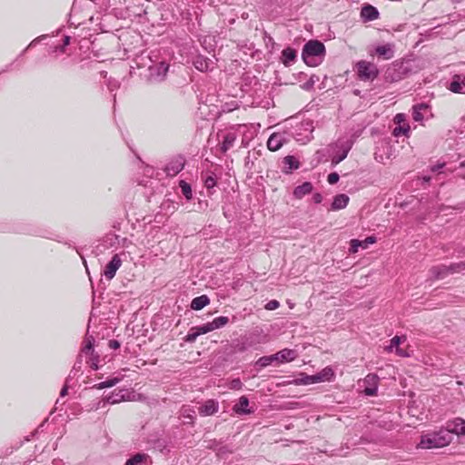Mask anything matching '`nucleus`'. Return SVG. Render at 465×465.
Here are the masks:
<instances>
[{"label":"nucleus","mask_w":465,"mask_h":465,"mask_svg":"<svg viewBox=\"0 0 465 465\" xmlns=\"http://www.w3.org/2000/svg\"><path fill=\"white\" fill-rule=\"evenodd\" d=\"M325 46L318 40H311L306 43L302 49V59L309 66H317L323 61Z\"/></svg>","instance_id":"obj_1"},{"label":"nucleus","mask_w":465,"mask_h":465,"mask_svg":"<svg viewBox=\"0 0 465 465\" xmlns=\"http://www.w3.org/2000/svg\"><path fill=\"white\" fill-rule=\"evenodd\" d=\"M451 441V437L446 430L427 434L421 437L418 445L421 449L442 448Z\"/></svg>","instance_id":"obj_2"},{"label":"nucleus","mask_w":465,"mask_h":465,"mask_svg":"<svg viewBox=\"0 0 465 465\" xmlns=\"http://www.w3.org/2000/svg\"><path fill=\"white\" fill-rule=\"evenodd\" d=\"M410 68L407 63L395 62L389 66L385 72V79L388 82L394 83L403 79L409 73Z\"/></svg>","instance_id":"obj_3"},{"label":"nucleus","mask_w":465,"mask_h":465,"mask_svg":"<svg viewBox=\"0 0 465 465\" xmlns=\"http://www.w3.org/2000/svg\"><path fill=\"white\" fill-rule=\"evenodd\" d=\"M356 68L358 76L362 81H373L379 74L378 67L371 62L360 61Z\"/></svg>","instance_id":"obj_4"},{"label":"nucleus","mask_w":465,"mask_h":465,"mask_svg":"<svg viewBox=\"0 0 465 465\" xmlns=\"http://www.w3.org/2000/svg\"><path fill=\"white\" fill-rule=\"evenodd\" d=\"M351 146V142L339 140L333 145V155L331 157V163L333 165H336L340 163L341 161H343L347 157Z\"/></svg>","instance_id":"obj_5"},{"label":"nucleus","mask_w":465,"mask_h":465,"mask_svg":"<svg viewBox=\"0 0 465 465\" xmlns=\"http://www.w3.org/2000/svg\"><path fill=\"white\" fill-rule=\"evenodd\" d=\"M169 65L161 62L149 67V78L151 81L162 82L164 80L168 72Z\"/></svg>","instance_id":"obj_6"},{"label":"nucleus","mask_w":465,"mask_h":465,"mask_svg":"<svg viewBox=\"0 0 465 465\" xmlns=\"http://www.w3.org/2000/svg\"><path fill=\"white\" fill-rule=\"evenodd\" d=\"M185 159L182 155H177L171 159L166 164L164 171L167 175L174 176L178 174L184 167Z\"/></svg>","instance_id":"obj_7"},{"label":"nucleus","mask_w":465,"mask_h":465,"mask_svg":"<svg viewBox=\"0 0 465 465\" xmlns=\"http://www.w3.org/2000/svg\"><path fill=\"white\" fill-rule=\"evenodd\" d=\"M364 393L367 396H375L378 391L379 377L374 373H369L363 379Z\"/></svg>","instance_id":"obj_8"},{"label":"nucleus","mask_w":465,"mask_h":465,"mask_svg":"<svg viewBox=\"0 0 465 465\" xmlns=\"http://www.w3.org/2000/svg\"><path fill=\"white\" fill-rule=\"evenodd\" d=\"M287 142L288 138L285 133H273L267 141V147L270 151L275 152Z\"/></svg>","instance_id":"obj_9"},{"label":"nucleus","mask_w":465,"mask_h":465,"mask_svg":"<svg viewBox=\"0 0 465 465\" xmlns=\"http://www.w3.org/2000/svg\"><path fill=\"white\" fill-rule=\"evenodd\" d=\"M122 265V260L118 254H114L104 270V275L107 280H112Z\"/></svg>","instance_id":"obj_10"},{"label":"nucleus","mask_w":465,"mask_h":465,"mask_svg":"<svg viewBox=\"0 0 465 465\" xmlns=\"http://www.w3.org/2000/svg\"><path fill=\"white\" fill-rule=\"evenodd\" d=\"M446 431L459 436H465V420L461 418H456L447 423Z\"/></svg>","instance_id":"obj_11"},{"label":"nucleus","mask_w":465,"mask_h":465,"mask_svg":"<svg viewBox=\"0 0 465 465\" xmlns=\"http://www.w3.org/2000/svg\"><path fill=\"white\" fill-rule=\"evenodd\" d=\"M376 242L375 236H369L363 241H360L358 239H352L350 242V249L349 252L351 253H356L359 251V248L367 249L370 244Z\"/></svg>","instance_id":"obj_12"},{"label":"nucleus","mask_w":465,"mask_h":465,"mask_svg":"<svg viewBox=\"0 0 465 465\" xmlns=\"http://www.w3.org/2000/svg\"><path fill=\"white\" fill-rule=\"evenodd\" d=\"M449 90L455 94H465V75L455 74L450 83Z\"/></svg>","instance_id":"obj_13"},{"label":"nucleus","mask_w":465,"mask_h":465,"mask_svg":"<svg viewBox=\"0 0 465 465\" xmlns=\"http://www.w3.org/2000/svg\"><path fill=\"white\" fill-rule=\"evenodd\" d=\"M249 400L246 396L240 397L237 403L234 404L232 410L238 415H247L254 412V410L248 408Z\"/></svg>","instance_id":"obj_14"},{"label":"nucleus","mask_w":465,"mask_h":465,"mask_svg":"<svg viewBox=\"0 0 465 465\" xmlns=\"http://www.w3.org/2000/svg\"><path fill=\"white\" fill-rule=\"evenodd\" d=\"M219 410V403L215 400L206 401L200 408L199 413L202 416H211Z\"/></svg>","instance_id":"obj_15"},{"label":"nucleus","mask_w":465,"mask_h":465,"mask_svg":"<svg viewBox=\"0 0 465 465\" xmlns=\"http://www.w3.org/2000/svg\"><path fill=\"white\" fill-rule=\"evenodd\" d=\"M274 355L276 357V361L279 363L292 361L298 356L296 351L291 349H283Z\"/></svg>","instance_id":"obj_16"},{"label":"nucleus","mask_w":465,"mask_h":465,"mask_svg":"<svg viewBox=\"0 0 465 465\" xmlns=\"http://www.w3.org/2000/svg\"><path fill=\"white\" fill-rule=\"evenodd\" d=\"M405 336H394L391 340V344L387 347L388 351H392V350L396 349V353L401 357H409L410 354L404 351L403 349H401L399 345L401 343L402 341H405Z\"/></svg>","instance_id":"obj_17"},{"label":"nucleus","mask_w":465,"mask_h":465,"mask_svg":"<svg viewBox=\"0 0 465 465\" xmlns=\"http://www.w3.org/2000/svg\"><path fill=\"white\" fill-rule=\"evenodd\" d=\"M375 53L377 55L383 57L384 59H391L394 55V45L389 43L383 45H379L375 48Z\"/></svg>","instance_id":"obj_18"},{"label":"nucleus","mask_w":465,"mask_h":465,"mask_svg":"<svg viewBox=\"0 0 465 465\" xmlns=\"http://www.w3.org/2000/svg\"><path fill=\"white\" fill-rule=\"evenodd\" d=\"M313 186L310 182H304L302 184L297 186L293 190V195L297 199H302L304 195L312 193Z\"/></svg>","instance_id":"obj_19"},{"label":"nucleus","mask_w":465,"mask_h":465,"mask_svg":"<svg viewBox=\"0 0 465 465\" xmlns=\"http://www.w3.org/2000/svg\"><path fill=\"white\" fill-rule=\"evenodd\" d=\"M361 16L367 21H372L379 17V12L376 7L366 5L361 8Z\"/></svg>","instance_id":"obj_20"},{"label":"nucleus","mask_w":465,"mask_h":465,"mask_svg":"<svg viewBox=\"0 0 465 465\" xmlns=\"http://www.w3.org/2000/svg\"><path fill=\"white\" fill-rule=\"evenodd\" d=\"M349 200V196L344 193L337 194L332 201L331 210L336 211L344 209L347 206Z\"/></svg>","instance_id":"obj_21"},{"label":"nucleus","mask_w":465,"mask_h":465,"mask_svg":"<svg viewBox=\"0 0 465 465\" xmlns=\"http://www.w3.org/2000/svg\"><path fill=\"white\" fill-rule=\"evenodd\" d=\"M430 272L434 279H442L450 273L449 267L444 264L431 267Z\"/></svg>","instance_id":"obj_22"},{"label":"nucleus","mask_w":465,"mask_h":465,"mask_svg":"<svg viewBox=\"0 0 465 465\" xmlns=\"http://www.w3.org/2000/svg\"><path fill=\"white\" fill-rule=\"evenodd\" d=\"M297 54L293 48L287 47L282 52V61L284 65L288 66L296 59Z\"/></svg>","instance_id":"obj_23"},{"label":"nucleus","mask_w":465,"mask_h":465,"mask_svg":"<svg viewBox=\"0 0 465 465\" xmlns=\"http://www.w3.org/2000/svg\"><path fill=\"white\" fill-rule=\"evenodd\" d=\"M283 163L286 166V170H284V173H292V171L296 170L300 167V163L292 155H288L284 157Z\"/></svg>","instance_id":"obj_24"},{"label":"nucleus","mask_w":465,"mask_h":465,"mask_svg":"<svg viewBox=\"0 0 465 465\" xmlns=\"http://www.w3.org/2000/svg\"><path fill=\"white\" fill-rule=\"evenodd\" d=\"M210 299L207 295H201L196 298H194L192 301L191 308L194 311H199L205 307L207 304H209Z\"/></svg>","instance_id":"obj_25"},{"label":"nucleus","mask_w":465,"mask_h":465,"mask_svg":"<svg viewBox=\"0 0 465 465\" xmlns=\"http://www.w3.org/2000/svg\"><path fill=\"white\" fill-rule=\"evenodd\" d=\"M211 64H212V61L203 56H198L193 61V64H194L195 68L201 72L208 71L210 69Z\"/></svg>","instance_id":"obj_26"},{"label":"nucleus","mask_w":465,"mask_h":465,"mask_svg":"<svg viewBox=\"0 0 465 465\" xmlns=\"http://www.w3.org/2000/svg\"><path fill=\"white\" fill-rule=\"evenodd\" d=\"M149 456L144 453H137L127 460L125 465H142L147 461Z\"/></svg>","instance_id":"obj_27"},{"label":"nucleus","mask_w":465,"mask_h":465,"mask_svg":"<svg viewBox=\"0 0 465 465\" xmlns=\"http://www.w3.org/2000/svg\"><path fill=\"white\" fill-rule=\"evenodd\" d=\"M428 106L424 104H416L412 108V118L416 122H421L423 120L422 111L427 110Z\"/></svg>","instance_id":"obj_28"},{"label":"nucleus","mask_w":465,"mask_h":465,"mask_svg":"<svg viewBox=\"0 0 465 465\" xmlns=\"http://www.w3.org/2000/svg\"><path fill=\"white\" fill-rule=\"evenodd\" d=\"M235 135L233 134H227L223 137V141L221 144V150L223 153H226L231 149L234 143Z\"/></svg>","instance_id":"obj_29"},{"label":"nucleus","mask_w":465,"mask_h":465,"mask_svg":"<svg viewBox=\"0 0 465 465\" xmlns=\"http://www.w3.org/2000/svg\"><path fill=\"white\" fill-rule=\"evenodd\" d=\"M124 391L121 390L118 392H113L111 395L105 398L107 403L115 404L119 403L123 401H125V395L124 393Z\"/></svg>","instance_id":"obj_30"},{"label":"nucleus","mask_w":465,"mask_h":465,"mask_svg":"<svg viewBox=\"0 0 465 465\" xmlns=\"http://www.w3.org/2000/svg\"><path fill=\"white\" fill-rule=\"evenodd\" d=\"M121 380H122V378L114 377V378L108 379L105 381H102L100 383H97V384L94 385L93 388L97 389V390H102V389H104V388H110V387H113V386L116 385Z\"/></svg>","instance_id":"obj_31"},{"label":"nucleus","mask_w":465,"mask_h":465,"mask_svg":"<svg viewBox=\"0 0 465 465\" xmlns=\"http://www.w3.org/2000/svg\"><path fill=\"white\" fill-rule=\"evenodd\" d=\"M94 342V338L91 335L90 336L86 335L84 338V346L81 350V352L84 354H89V352H91L92 351H94L93 348Z\"/></svg>","instance_id":"obj_32"},{"label":"nucleus","mask_w":465,"mask_h":465,"mask_svg":"<svg viewBox=\"0 0 465 465\" xmlns=\"http://www.w3.org/2000/svg\"><path fill=\"white\" fill-rule=\"evenodd\" d=\"M228 322H229V318L226 316H220V317L213 319L212 322H210V323L212 325L211 328H213V331L223 328Z\"/></svg>","instance_id":"obj_33"},{"label":"nucleus","mask_w":465,"mask_h":465,"mask_svg":"<svg viewBox=\"0 0 465 465\" xmlns=\"http://www.w3.org/2000/svg\"><path fill=\"white\" fill-rule=\"evenodd\" d=\"M89 359L87 360V363L89 364L90 368H92L94 371H97L99 369V361L100 357L97 353L94 352V351H92L89 352Z\"/></svg>","instance_id":"obj_34"},{"label":"nucleus","mask_w":465,"mask_h":465,"mask_svg":"<svg viewBox=\"0 0 465 465\" xmlns=\"http://www.w3.org/2000/svg\"><path fill=\"white\" fill-rule=\"evenodd\" d=\"M273 361H276V357L274 354L270 356H262L260 359H258L255 365L261 368H264L271 365Z\"/></svg>","instance_id":"obj_35"},{"label":"nucleus","mask_w":465,"mask_h":465,"mask_svg":"<svg viewBox=\"0 0 465 465\" xmlns=\"http://www.w3.org/2000/svg\"><path fill=\"white\" fill-rule=\"evenodd\" d=\"M410 132V126L408 124H400L399 126L395 127L393 129L392 134L396 137H399L401 135L408 136V134Z\"/></svg>","instance_id":"obj_36"},{"label":"nucleus","mask_w":465,"mask_h":465,"mask_svg":"<svg viewBox=\"0 0 465 465\" xmlns=\"http://www.w3.org/2000/svg\"><path fill=\"white\" fill-rule=\"evenodd\" d=\"M180 188H181V191H182L183 194L184 195V197L187 200H191L193 197L191 185L184 181H181Z\"/></svg>","instance_id":"obj_37"},{"label":"nucleus","mask_w":465,"mask_h":465,"mask_svg":"<svg viewBox=\"0 0 465 465\" xmlns=\"http://www.w3.org/2000/svg\"><path fill=\"white\" fill-rule=\"evenodd\" d=\"M256 342L252 340V335L246 338V341L242 342L241 344H237L236 350L238 351H244L248 348L253 346Z\"/></svg>","instance_id":"obj_38"},{"label":"nucleus","mask_w":465,"mask_h":465,"mask_svg":"<svg viewBox=\"0 0 465 465\" xmlns=\"http://www.w3.org/2000/svg\"><path fill=\"white\" fill-rule=\"evenodd\" d=\"M320 78L319 76L315 75V74H312L310 79L305 82L302 85V88L303 90H306V91H310L313 88L314 84L319 82Z\"/></svg>","instance_id":"obj_39"},{"label":"nucleus","mask_w":465,"mask_h":465,"mask_svg":"<svg viewBox=\"0 0 465 465\" xmlns=\"http://www.w3.org/2000/svg\"><path fill=\"white\" fill-rule=\"evenodd\" d=\"M448 267H449V271L450 272V273L460 272L461 271H465V262L452 263V264L449 265Z\"/></svg>","instance_id":"obj_40"},{"label":"nucleus","mask_w":465,"mask_h":465,"mask_svg":"<svg viewBox=\"0 0 465 465\" xmlns=\"http://www.w3.org/2000/svg\"><path fill=\"white\" fill-rule=\"evenodd\" d=\"M323 381V376L321 373H317L315 375L307 376L305 378L304 383L311 384V383H317Z\"/></svg>","instance_id":"obj_41"},{"label":"nucleus","mask_w":465,"mask_h":465,"mask_svg":"<svg viewBox=\"0 0 465 465\" xmlns=\"http://www.w3.org/2000/svg\"><path fill=\"white\" fill-rule=\"evenodd\" d=\"M211 323L210 322H207L205 324H203L201 326H197L195 327V330H197L199 335L201 334H205L207 332H210V331H213V328H211Z\"/></svg>","instance_id":"obj_42"},{"label":"nucleus","mask_w":465,"mask_h":465,"mask_svg":"<svg viewBox=\"0 0 465 465\" xmlns=\"http://www.w3.org/2000/svg\"><path fill=\"white\" fill-rule=\"evenodd\" d=\"M181 412H182L183 417L190 420L189 422L193 421V420H194V416H193L194 411H193L190 410L187 407H183Z\"/></svg>","instance_id":"obj_43"},{"label":"nucleus","mask_w":465,"mask_h":465,"mask_svg":"<svg viewBox=\"0 0 465 465\" xmlns=\"http://www.w3.org/2000/svg\"><path fill=\"white\" fill-rule=\"evenodd\" d=\"M199 336V333L197 330H195V327L191 329L190 332L186 335L185 341L188 342H193L197 337Z\"/></svg>","instance_id":"obj_44"},{"label":"nucleus","mask_w":465,"mask_h":465,"mask_svg":"<svg viewBox=\"0 0 465 465\" xmlns=\"http://www.w3.org/2000/svg\"><path fill=\"white\" fill-rule=\"evenodd\" d=\"M204 185L206 188L211 189L216 185V180L213 175H209L204 179Z\"/></svg>","instance_id":"obj_45"},{"label":"nucleus","mask_w":465,"mask_h":465,"mask_svg":"<svg viewBox=\"0 0 465 465\" xmlns=\"http://www.w3.org/2000/svg\"><path fill=\"white\" fill-rule=\"evenodd\" d=\"M279 307H280V302L276 300H271L264 306V308L268 311H273V310L278 309Z\"/></svg>","instance_id":"obj_46"},{"label":"nucleus","mask_w":465,"mask_h":465,"mask_svg":"<svg viewBox=\"0 0 465 465\" xmlns=\"http://www.w3.org/2000/svg\"><path fill=\"white\" fill-rule=\"evenodd\" d=\"M242 387V382L238 378L233 379L229 384V388L232 390H241Z\"/></svg>","instance_id":"obj_47"},{"label":"nucleus","mask_w":465,"mask_h":465,"mask_svg":"<svg viewBox=\"0 0 465 465\" xmlns=\"http://www.w3.org/2000/svg\"><path fill=\"white\" fill-rule=\"evenodd\" d=\"M70 40H71L70 36H64V44L62 45L55 46V50L54 51L55 52L59 51L61 53H64L65 46L70 44Z\"/></svg>","instance_id":"obj_48"},{"label":"nucleus","mask_w":465,"mask_h":465,"mask_svg":"<svg viewBox=\"0 0 465 465\" xmlns=\"http://www.w3.org/2000/svg\"><path fill=\"white\" fill-rule=\"evenodd\" d=\"M340 179V176L337 173H331L328 175L327 181L330 184L336 183Z\"/></svg>","instance_id":"obj_49"},{"label":"nucleus","mask_w":465,"mask_h":465,"mask_svg":"<svg viewBox=\"0 0 465 465\" xmlns=\"http://www.w3.org/2000/svg\"><path fill=\"white\" fill-rule=\"evenodd\" d=\"M315 158H316V161L317 163H321V162H326L327 159L325 158V153H323V151H317L316 153H315Z\"/></svg>","instance_id":"obj_50"},{"label":"nucleus","mask_w":465,"mask_h":465,"mask_svg":"<svg viewBox=\"0 0 465 465\" xmlns=\"http://www.w3.org/2000/svg\"><path fill=\"white\" fill-rule=\"evenodd\" d=\"M394 122L396 124H398L399 125L400 124H405V114H397L394 117Z\"/></svg>","instance_id":"obj_51"},{"label":"nucleus","mask_w":465,"mask_h":465,"mask_svg":"<svg viewBox=\"0 0 465 465\" xmlns=\"http://www.w3.org/2000/svg\"><path fill=\"white\" fill-rule=\"evenodd\" d=\"M322 376H323V381L325 380H329L328 376H332L333 375V372L331 371V369L330 368H326L324 369L322 372H320Z\"/></svg>","instance_id":"obj_52"},{"label":"nucleus","mask_w":465,"mask_h":465,"mask_svg":"<svg viewBox=\"0 0 465 465\" xmlns=\"http://www.w3.org/2000/svg\"><path fill=\"white\" fill-rule=\"evenodd\" d=\"M444 166H445V163H437V164L432 165V166L430 167V171H431L432 173H440V170H441Z\"/></svg>","instance_id":"obj_53"},{"label":"nucleus","mask_w":465,"mask_h":465,"mask_svg":"<svg viewBox=\"0 0 465 465\" xmlns=\"http://www.w3.org/2000/svg\"><path fill=\"white\" fill-rule=\"evenodd\" d=\"M108 345L111 349L116 350L120 347V342L116 340H110Z\"/></svg>","instance_id":"obj_54"},{"label":"nucleus","mask_w":465,"mask_h":465,"mask_svg":"<svg viewBox=\"0 0 465 465\" xmlns=\"http://www.w3.org/2000/svg\"><path fill=\"white\" fill-rule=\"evenodd\" d=\"M312 200L315 203H322V196L321 193H314L313 196H312Z\"/></svg>","instance_id":"obj_55"},{"label":"nucleus","mask_w":465,"mask_h":465,"mask_svg":"<svg viewBox=\"0 0 465 465\" xmlns=\"http://www.w3.org/2000/svg\"><path fill=\"white\" fill-rule=\"evenodd\" d=\"M67 386H64L60 391V396L64 397L67 394Z\"/></svg>","instance_id":"obj_56"},{"label":"nucleus","mask_w":465,"mask_h":465,"mask_svg":"<svg viewBox=\"0 0 465 465\" xmlns=\"http://www.w3.org/2000/svg\"><path fill=\"white\" fill-rule=\"evenodd\" d=\"M79 364H81V359L79 358L77 362L74 364V369H76L78 367V369H81V366H79Z\"/></svg>","instance_id":"obj_57"},{"label":"nucleus","mask_w":465,"mask_h":465,"mask_svg":"<svg viewBox=\"0 0 465 465\" xmlns=\"http://www.w3.org/2000/svg\"><path fill=\"white\" fill-rule=\"evenodd\" d=\"M79 364H81V359L79 358L77 362L74 364V369H76L78 367V369H81V366H79Z\"/></svg>","instance_id":"obj_58"},{"label":"nucleus","mask_w":465,"mask_h":465,"mask_svg":"<svg viewBox=\"0 0 465 465\" xmlns=\"http://www.w3.org/2000/svg\"><path fill=\"white\" fill-rule=\"evenodd\" d=\"M79 364H81V359L79 358L77 362L74 364V369H76L78 367V369H81V366H79Z\"/></svg>","instance_id":"obj_59"},{"label":"nucleus","mask_w":465,"mask_h":465,"mask_svg":"<svg viewBox=\"0 0 465 465\" xmlns=\"http://www.w3.org/2000/svg\"><path fill=\"white\" fill-rule=\"evenodd\" d=\"M423 181H424L425 183H429V182L430 181V176H424V177H423Z\"/></svg>","instance_id":"obj_60"},{"label":"nucleus","mask_w":465,"mask_h":465,"mask_svg":"<svg viewBox=\"0 0 465 465\" xmlns=\"http://www.w3.org/2000/svg\"><path fill=\"white\" fill-rule=\"evenodd\" d=\"M375 160H377L378 162H382V158L381 157V159H379L376 153H375Z\"/></svg>","instance_id":"obj_61"},{"label":"nucleus","mask_w":465,"mask_h":465,"mask_svg":"<svg viewBox=\"0 0 465 465\" xmlns=\"http://www.w3.org/2000/svg\"><path fill=\"white\" fill-rule=\"evenodd\" d=\"M36 40L37 39H35L32 43H30L29 46H32L35 44V42H36Z\"/></svg>","instance_id":"obj_62"},{"label":"nucleus","mask_w":465,"mask_h":465,"mask_svg":"<svg viewBox=\"0 0 465 465\" xmlns=\"http://www.w3.org/2000/svg\"><path fill=\"white\" fill-rule=\"evenodd\" d=\"M453 3H459L460 2L461 0H451Z\"/></svg>","instance_id":"obj_63"},{"label":"nucleus","mask_w":465,"mask_h":465,"mask_svg":"<svg viewBox=\"0 0 465 465\" xmlns=\"http://www.w3.org/2000/svg\"><path fill=\"white\" fill-rule=\"evenodd\" d=\"M462 252L465 253V247L462 249Z\"/></svg>","instance_id":"obj_64"}]
</instances>
